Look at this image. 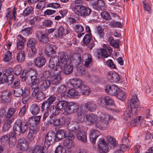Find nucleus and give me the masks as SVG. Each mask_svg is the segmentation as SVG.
<instances>
[{
  "label": "nucleus",
  "instance_id": "1",
  "mask_svg": "<svg viewBox=\"0 0 153 153\" xmlns=\"http://www.w3.org/2000/svg\"><path fill=\"white\" fill-rule=\"evenodd\" d=\"M32 116L28 118L27 122L23 124L22 120L20 119L17 120L14 123L13 129L14 132L16 134L19 133H25L28 128V125H29V128L39 129L38 125L33 119Z\"/></svg>",
  "mask_w": 153,
  "mask_h": 153
},
{
  "label": "nucleus",
  "instance_id": "2",
  "mask_svg": "<svg viewBox=\"0 0 153 153\" xmlns=\"http://www.w3.org/2000/svg\"><path fill=\"white\" fill-rule=\"evenodd\" d=\"M72 9L76 15L84 18L89 16L91 11V9L81 5H75Z\"/></svg>",
  "mask_w": 153,
  "mask_h": 153
},
{
  "label": "nucleus",
  "instance_id": "3",
  "mask_svg": "<svg viewBox=\"0 0 153 153\" xmlns=\"http://www.w3.org/2000/svg\"><path fill=\"white\" fill-rule=\"evenodd\" d=\"M99 117L100 120L96 123L95 126L102 130L105 129L108 125V121L113 118L112 117L109 115L107 114L102 113L99 114Z\"/></svg>",
  "mask_w": 153,
  "mask_h": 153
},
{
  "label": "nucleus",
  "instance_id": "4",
  "mask_svg": "<svg viewBox=\"0 0 153 153\" xmlns=\"http://www.w3.org/2000/svg\"><path fill=\"white\" fill-rule=\"evenodd\" d=\"M59 60L57 66L56 70L57 74H59L62 72V68H65L68 64L69 60L66 56V53L64 52H59Z\"/></svg>",
  "mask_w": 153,
  "mask_h": 153
},
{
  "label": "nucleus",
  "instance_id": "5",
  "mask_svg": "<svg viewBox=\"0 0 153 153\" xmlns=\"http://www.w3.org/2000/svg\"><path fill=\"white\" fill-rule=\"evenodd\" d=\"M68 102L65 100H59L55 105L51 106L50 111H52L54 115H58L63 109H65L67 105Z\"/></svg>",
  "mask_w": 153,
  "mask_h": 153
},
{
  "label": "nucleus",
  "instance_id": "6",
  "mask_svg": "<svg viewBox=\"0 0 153 153\" xmlns=\"http://www.w3.org/2000/svg\"><path fill=\"white\" fill-rule=\"evenodd\" d=\"M128 106L133 110L134 114L136 115L140 110V102L137 99V94H134L131 99L128 101Z\"/></svg>",
  "mask_w": 153,
  "mask_h": 153
},
{
  "label": "nucleus",
  "instance_id": "7",
  "mask_svg": "<svg viewBox=\"0 0 153 153\" xmlns=\"http://www.w3.org/2000/svg\"><path fill=\"white\" fill-rule=\"evenodd\" d=\"M25 80L27 77L30 76L31 80V85H39V79L36 71L34 70L28 71L25 74Z\"/></svg>",
  "mask_w": 153,
  "mask_h": 153
},
{
  "label": "nucleus",
  "instance_id": "8",
  "mask_svg": "<svg viewBox=\"0 0 153 153\" xmlns=\"http://www.w3.org/2000/svg\"><path fill=\"white\" fill-rule=\"evenodd\" d=\"M122 144L120 145V148L115 151L114 153H124L125 151L128 150L131 145L128 139L126 137H124L122 140Z\"/></svg>",
  "mask_w": 153,
  "mask_h": 153
},
{
  "label": "nucleus",
  "instance_id": "9",
  "mask_svg": "<svg viewBox=\"0 0 153 153\" xmlns=\"http://www.w3.org/2000/svg\"><path fill=\"white\" fill-rule=\"evenodd\" d=\"M79 106L77 103L74 102H68L65 109V112L68 114H71L77 112Z\"/></svg>",
  "mask_w": 153,
  "mask_h": 153
},
{
  "label": "nucleus",
  "instance_id": "10",
  "mask_svg": "<svg viewBox=\"0 0 153 153\" xmlns=\"http://www.w3.org/2000/svg\"><path fill=\"white\" fill-rule=\"evenodd\" d=\"M55 134L52 131L49 132L45 138L44 145L45 147H48L51 143L56 142Z\"/></svg>",
  "mask_w": 153,
  "mask_h": 153
},
{
  "label": "nucleus",
  "instance_id": "11",
  "mask_svg": "<svg viewBox=\"0 0 153 153\" xmlns=\"http://www.w3.org/2000/svg\"><path fill=\"white\" fill-rule=\"evenodd\" d=\"M30 94L29 89L25 88L23 90L22 88H15L13 91V94L14 96L19 97L22 95L23 97H27Z\"/></svg>",
  "mask_w": 153,
  "mask_h": 153
},
{
  "label": "nucleus",
  "instance_id": "12",
  "mask_svg": "<svg viewBox=\"0 0 153 153\" xmlns=\"http://www.w3.org/2000/svg\"><path fill=\"white\" fill-rule=\"evenodd\" d=\"M83 82L77 78H73L70 79L67 83V86L71 88H78L82 85Z\"/></svg>",
  "mask_w": 153,
  "mask_h": 153
},
{
  "label": "nucleus",
  "instance_id": "13",
  "mask_svg": "<svg viewBox=\"0 0 153 153\" xmlns=\"http://www.w3.org/2000/svg\"><path fill=\"white\" fill-rule=\"evenodd\" d=\"M82 42L83 44L85 45L89 44L88 47L90 50H91L95 45L91 34H86L82 39Z\"/></svg>",
  "mask_w": 153,
  "mask_h": 153
},
{
  "label": "nucleus",
  "instance_id": "14",
  "mask_svg": "<svg viewBox=\"0 0 153 153\" xmlns=\"http://www.w3.org/2000/svg\"><path fill=\"white\" fill-rule=\"evenodd\" d=\"M69 32V28H65L62 26L59 27L57 31L54 33V36L56 38H61L63 35H66Z\"/></svg>",
  "mask_w": 153,
  "mask_h": 153
},
{
  "label": "nucleus",
  "instance_id": "15",
  "mask_svg": "<svg viewBox=\"0 0 153 153\" xmlns=\"http://www.w3.org/2000/svg\"><path fill=\"white\" fill-rule=\"evenodd\" d=\"M12 93L9 90L2 91L1 98L2 102L4 103H8L11 101Z\"/></svg>",
  "mask_w": 153,
  "mask_h": 153
},
{
  "label": "nucleus",
  "instance_id": "16",
  "mask_svg": "<svg viewBox=\"0 0 153 153\" xmlns=\"http://www.w3.org/2000/svg\"><path fill=\"white\" fill-rule=\"evenodd\" d=\"M35 34L37 37H39V35H41L39 38V40L41 43H46L49 41V37L47 33H44L41 31H37Z\"/></svg>",
  "mask_w": 153,
  "mask_h": 153
},
{
  "label": "nucleus",
  "instance_id": "17",
  "mask_svg": "<svg viewBox=\"0 0 153 153\" xmlns=\"http://www.w3.org/2000/svg\"><path fill=\"white\" fill-rule=\"evenodd\" d=\"M120 88L117 85H109L107 86L105 89V91L108 94L111 96H115L117 94Z\"/></svg>",
  "mask_w": 153,
  "mask_h": 153
},
{
  "label": "nucleus",
  "instance_id": "18",
  "mask_svg": "<svg viewBox=\"0 0 153 153\" xmlns=\"http://www.w3.org/2000/svg\"><path fill=\"white\" fill-rule=\"evenodd\" d=\"M59 56L58 57L55 56L51 57L50 59L49 67L51 69L52 71L54 72L56 71V69L58 63L59 62Z\"/></svg>",
  "mask_w": 153,
  "mask_h": 153
},
{
  "label": "nucleus",
  "instance_id": "19",
  "mask_svg": "<svg viewBox=\"0 0 153 153\" xmlns=\"http://www.w3.org/2000/svg\"><path fill=\"white\" fill-rule=\"evenodd\" d=\"M84 107L85 111L93 112L96 110L97 106L93 102L88 101L85 103Z\"/></svg>",
  "mask_w": 153,
  "mask_h": 153
},
{
  "label": "nucleus",
  "instance_id": "20",
  "mask_svg": "<svg viewBox=\"0 0 153 153\" xmlns=\"http://www.w3.org/2000/svg\"><path fill=\"white\" fill-rule=\"evenodd\" d=\"M57 47L56 45H52L50 44H47L45 47V52L47 56H50L51 55L56 53L55 50Z\"/></svg>",
  "mask_w": 153,
  "mask_h": 153
},
{
  "label": "nucleus",
  "instance_id": "21",
  "mask_svg": "<svg viewBox=\"0 0 153 153\" xmlns=\"http://www.w3.org/2000/svg\"><path fill=\"white\" fill-rule=\"evenodd\" d=\"M34 62L36 66L41 68L45 65L46 59L43 56L38 57L34 59Z\"/></svg>",
  "mask_w": 153,
  "mask_h": 153
},
{
  "label": "nucleus",
  "instance_id": "22",
  "mask_svg": "<svg viewBox=\"0 0 153 153\" xmlns=\"http://www.w3.org/2000/svg\"><path fill=\"white\" fill-rule=\"evenodd\" d=\"M14 120L13 117L7 120L4 123V126L2 127V131L3 132H7L11 127V124Z\"/></svg>",
  "mask_w": 153,
  "mask_h": 153
},
{
  "label": "nucleus",
  "instance_id": "23",
  "mask_svg": "<svg viewBox=\"0 0 153 153\" xmlns=\"http://www.w3.org/2000/svg\"><path fill=\"white\" fill-rule=\"evenodd\" d=\"M51 81L49 79H42L40 82V89L42 91L48 89L51 85Z\"/></svg>",
  "mask_w": 153,
  "mask_h": 153
},
{
  "label": "nucleus",
  "instance_id": "24",
  "mask_svg": "<svg viewBox=\"0 0 153 153\" xmlns=\"http://www.w3.org/2000/svg\"><path fill=\"white\" fill-rule=\"evenodd\" d=\"M100 134L99 131L96 130H91L90 133L89 138L90 141L93 143H94L97 138Z\"/></svg>",
  "mask_w": 153,
  "mask_h": 153
},
{
  "label": "nucleus",
  "instance_id": "25",
  "mask_svg": "<svg viewBox=\"0 0 153 153\" xmlns=\"http://www.w3.org/2000/svg\"><path fill=\"white\" fill-rule=\"evenodd\" d=\"M82 61L85 62L84 65L88 67L92 63V57L89 53H85L82 56Z\"/></svg>",
  "mask_w": 153,
  "mask_h": 153
},
{
  "label": "nucleus",
  "instance_id": "26",
  "mask_svg": "<svg viewBox=\"0 0 153 153\" xmlns=\"http://www.w3.org/2000/svg\"><path fill=\"white\" fill-rule=\"evenodd\" d=\"M87 133L84 131H79L76 134L78 138L83 143L87 142Z\"/></svg>",
  "mask_w": 153,
  "mask_h": 153
},
{
  "label": "nucleus",
  "instance_id": "27",
  "mask_svg": "<svg viewBox=\"0 0 153 153\" xmlns=\"http://www.w3.org/2000/svg\"><path fill=\"white\" fill-rule=\"evenodd\" d=\"M67 128L69 131H76L79 129V124L76 122H72L68 125Z\"/></svg>",
  "mask_w": 153,
  "mask_h": 153
},
{
  "label": "nucleus",
  "instance_id": "28",
  "mask_svg": "<svg viewBox=\"0 0 153 153\" xmlns=\"http://www.w3.org/2000/svg\"><path fill=\"white\" fill-rule=\"evenodd\" d=\"M30 110L33 115H36L39 113L40 111V108L38 104L33 103L30 106Z\"/></svg>",
  "mask_w": 153,
  "mask_h": 153
},
{
  "label": "nucleus",
  "instance_id": "29",
  "mask_svg": "<svg viewBox=\"0 0 153 153\" xmlns=\"http://www.w3.org/2000/svg\"><path fill=\"white\" fill-rule=\"evenodd\" d=\"M98 118L97 116L94 114L86 115V119L91 124H95L98 120Z\"/></svg>",
  "mask_w": 153,
  "mask_h": 153
},
{
  "label": "nucleus",
  "instance_id": "30",
  "mask_svg": "<svg viewBox=\"0 0 153 153\" xmlns=\"http://www.w3.org/2000/svg\"><path fill=\"white\" fill-rule=\"evenodd\" d=\"M63 145L65 148L68 149H71L73 148L74 146V141L65 139L63 142Z\"/></svg>",
  "mask_w": 153,
  "mask_h": 153
},
{
  "label": "nucleus",
  "instance_id": "31",
  "mask_svg": "<svg viewBox=\"0 0 153 153\" xmlns=\"http://www.w3.org/2000/svg\"><path fill=\"white\" fill-rule=\"evenodd\" d=\"M26 57L25 52L21 50L17 53L16 57V60L18 63H22L24 62Z\"/></svg>",
  "mask_w": 153,
  "mask_h": 153
},
{
  "label": "nucleus",
  "instance_id": "32",
  "mask_svg": "<svg viewBox=\"0 0 153 153\" xmlns=\"http://www.w3.org/2000/svg\"><path fill=\"white\" fill-rule=\"evenodd\" d=\"M62 76L60 74L53 75L51 77V82L54 85H56L60 83Z\"/></svg>",
  "mask_w": 153,
  "mask_h": 153
},
{
  "label": "nucleus",
  "instance_id": "33",
  "mask_svg": "<svg viewBox=\"0 0 153 153\" xmlns=\"http://www.w3.org/2000/svg\"><path fill=\"white\" fill-rule=\"evenodd\" d=\"M30 130L28 132L27 137L30 141L33 140L34 138L39 131V129L29 128Z\"/></svg>",
  "mask_w": 153,
  "mask_h": 153
},
{
  "label": "nucleus",
  "instance_id": "34",
  "mask_svg": "<svg viewBox=\"0 0 153 153\" xmlns=\"http://www.w3.org/2000/svg\"><path fill=\"white\" fill-rule=\"evenodd\" d=\"M55 135L56 142H58L65 138V132L63 130L60 129L56 132Z\"/></svg>",
  "mask_w": 153,
  "mask_h": 153
},
{
  "label": "nucleus",
  "instance_id": "35",
  "mask_svg": "<svg viewBox=\"0 0 153 153\" xmlns=\"http://www.w3.org/2000/svg\"><path fill=\"white\" fill-rule=\"evenodd\" d=\"M73 61L72 62L74 65L77 66L81 64L82 62V59L80 54H77L74 55L72 57Z\"/></svg>",
  "mask_w": 153,
  "mask_h": 153
},
{
  "label": "nucleus",
  "instance_id": "36",
  "mask_svg": "<svg viewBox=\"0 0 153 153\" xmlns=\"http://www.w3.org/2000/svg\"><path fill=\"white\" fill-rule=\"evenodd\" d=\"M102 145L104 146V148L103 149L104 151H108V147L106 143L103 139H100L97 145L98 148L99 150H101Z\"/></svg>",
  "mask_w": 153,
  "mask_h": 153
},
{
  "label": "nucleus",
  "instance_id": "37",
  "mask_svg": "<svg viewBox=\"0 0 153 153\" xmlns=\"http://www.w3.org/2000/svg\"><path fill=\"white\" fill-rule=\"evenodd\" d=\"M108 78L110 80H112L115 82L119 81L120 78L119 75L116 73H110L108 76Z\"/></svg>",
  "mask_w": 153,
  "mask_h": 153
},
{
  "label": "nucleus",
  "instance_id": "38",
  "mask_svg": "<svg viewBox=\"0 0 153 153\" xmlns=\"http://www.w3.org/2000/svg\"><path fill=\"white\" fill-rule=\"evenodd\" d=\"M16 111V109L13 107H10L8 109L7 112L5 115L6 118L8 119L11 118Z\"/></svg>",
  "mask_w": 153,
  "mask_h": 153
},
{
  "label": "nucleus",
  "instance_id": "39",
  "mask_svg": "<svg viewBox=\"0 0 153 153\" xmlns=\"http://www.w3.org/2000/svg\"><path fill=\"white\" fill-rule=\"evenodd\" d=\"M44 148H45L43 146L36 145L33 149H30V151L31 153H42V152H44Z\"/></svg>",
  "mask_w": 153,
  "mask_h": 153
},
{
  "label": "nucleus",
  "instance_id": "40",
  "mask_svg": "<svg viewBox=\"0 0 153 153\" xmlns=\"http://www.w3.org/2000/svg\"><path fill=\"white\" fill-rule=\"evenodd\" d=\"M37 43V42L36 39L30 38L27 41V47L30 48H36L35 46Z\"/></svg>",
  "mask_w": 153,
  "mask_h": 153
},
{
  "label": "nucleus",
  "instance_id": "41",
  "mask_svg": "<svg viewBox=\"0 0 153 153\" xmlns=\"http://www.w3.org/2000/svg\"><path fill=\"white\" fill-rule=\"evenodd\" d=\"M103 100L105 104L108 105H112L114 104V101L113 99L109 96L104 97L103 98Z\"/></svg>",
  "mask_w": 153,
  "mask_h": 153
},
{
  "label": "nucleus",
  "instance_id": "42",
  "mask_svg": "<svg viewBox=\"0 0 153 153\" xmlns=\"http://www.w3.org/2000/svg\"><path fill=\"white\" fill-rule=\"evenodd\" d=\"M58 92L61 95V97H64L66 94V87L64 85H61L58 89Z\"/></svg>",
  "mask_w": 153,
  "mask_h": 153
},
{
  "label": "nucleus",
  "instance_id": "43",
  "mask_svg": "<svg viewBox=\"0 0 153 153\" xmlns=\"http://www.w3.org/2000/svg\"><path fill=\"white\" fill-rule=\"evenodd\" d=\"M81 91L83 95H88L90 93V88L87 85H83L81 88Z\"/></svg>",
  "mask_w": 153,
  "mask_h": 153
},
{
  "label": "nucleus",
  "instance_id": "44",
  "mask_svg": "<svg viewBox=\"0 0 153 153\" xmlns=\"http://www.w3.org/2000/svg\"><path fill=\"white\" fill-rule=\"evenodd\" d=\"M73 70V67L71 65L68 64L63 68V73L66 75L71 74Z\"/></svg>",
  "mask_w": 153,
  "mask_h": 153
},
{
  "label": "nucleus",
  "instance_id": "45",
  "mask_svg": "<svg viewBox=\"0 0 153 153\" xmlns=\"http://www.w3.org/2000/svg\"><path fill=\"white\" fill-rule=\"evenodd\" d=\"M68 97L76 98L78 97V92L73 89L69 90L68 93Z\"/></svg>",
  "mask_w": 153,
  "mask_h": 153
},
{
  "label": "nucleus",
  "instance_id": "46",
  "mask_svg": "<svg viewBox=\"0 0 153 153\" xmlns=\"http://www.w3.org/2000/svg\"><path fill=\"white\" fill-rule=\"evenodd\" d=\"M143 4L144 10L148 11L149 13H151L152 10H151V7L149 6V3L145 0L143 1Z\"/></svg>",
  "mask_w": 153,
  "mask_h": 153
},
{
  "label": "nucleus",
  "instance_id": "47",
  "mask_svg": "<svg viewBox=\"0 0 153 153\" xmlns=\"http://www.w3.org/2000/svg\"><path fill=\"white\" fill-rule=\"evenodd\" d=\"M12 59V53L10 51L6 52L3 59V61L5 62H8L10 61Z\"/></svg>",
  "mask_w": 153,
  "mask_h": 153
},
{
  "label": "nucleus",
  "instance_id": "48",
  "mask_svg": "<svg viewBox=\"0 0 153 153\" xmlns=\"http://www.w3.org/2000/svg\"><path fill=\"white\" fill-rule=\"evenodd\" d=\"M115 96L121 100H124L126 98V95L125 92L120 89Z\"/></svg>",
  "mask_w": 153,
  "mask_h": 153
},
{
  "label": "nucleus",
  "instance_id": "49",
  "mask_svg": "<svg viewBox=\"0 0 153 153\" xmlns=\"http://www.w3.org/2000/svg\"><path fill=\"white\" fill-rule=\"evenodd\" d=\"M33 11V8L31 7H28L23 11L22 15L24 16H27L30 14H32Z\"/></svg>",
  "mask_w": 153,
  "mask_h": 153
},
{
  "label": "nucleus",
  "instance_id": "50",
  "mask_svg": "<svg viewBox=\"0 0 153 153\" xmlns=\"http://www.w3.org/2000/svg\"><path fill=\"white\" fill-rule=\"evenodd\" d=\"M98 8L101 10L106 9V6L104 1L102 0H98L97 2Z\"/></svg>",
  "mask_w": 153,
  "mask_h": 153
},
{
  "label": "nucleus",
  "instance_id": "51",
  "mask_svg": "<svg viewBox=\"0 0 153 153\" xmlns=\"http://www.w3.org/2000/svg\"><path fill=\"white\" fill-rule=\"evenodd\" d=\"M74 30L77 33H81L84 31V28L83 26L79 23L75 25L74 27Z\"/></svg>",
  "mask_w": 153,
  "mask_h": 153
},
{
  "label": "nucleus",
  "instance_id": "52",
  "mask_svg": "<svg viewBox=\"0 0 153 153\" xmlns=\"http://www.w3.org/2000/svg\"><path fill=\"white\" fill-rule=\"evenodd\" d=\"M9 137L6 135L2 136L0 138V142L4 145H6L8 143Z\"/></svg>",
  "mask_w": 153,
  "mask_h": 153
},
{
  "label": "nucleus",
  "instance_id": "53",
  "mask_svg": "<svg viewBox=\"0 0 153 153\" xmlns=\"http://www.w3.org/2000/svg\"><path fill=\"white\" fill-rule=\"evenodd\" d=\"M142 118L140 116L132 120L131 122V124L132 125H140L143 121Z\"/></svg>",
  "mask_w": 153,
  "mask_h": 153
},
{
  "label": "nucleus",
  "instance_id": "54",
  "mask_svg": "<svg viewBox=\"0 0 153 153\" xmlns=\"http://www.w3.org/2000/svg\"><path fill=\"white\" fill-rule=\"evenodd\" d=\"M51 105L47 101H45L42 102L41 105V108L43 110H49L50 111Z\"/></svg>",
  "mask_w": 153,
  "mask_h": 153
},
{
  "label": "nucleus",
  "instance_id": "55",
  "mask_svg": "<svg viewBox=\"0 0 153 153\" xmlns=\"http://www.w3.org/2000/svg\"><path fill=\"white\" fill-rule=\"evenodd\" d=\"M78 119L79 121L82 122L84 121L85 116L84 111H80L77 113Z\"/></svg>",
  "mask_w": 153,
  "mask_h": 153
},
{
  "label": "nucleus",
  "instance_id": "56",
  "mask_svg": "<svg viewBox=\"0 0 153 153\" xmlns=\"http://www.w3.org/2000/svg\"><path fill=\"white\" fill-rule=\"evenodd\" d=\"M133 112H134L133 110L128 106V107L126 108L124 113V116H126L128 118V117H130L133 114Z\"/></svg>",
  "mask_w": 153,
  "mask_h": 153
},
{
  "label": "nucleus",
  "instance_id": "57",
  "mask_svg": "<svg viewBox=\"0 0 153 153\" xmlns=\"http://www.w3.org/2000/svg\"><path fill=\"white\" fill-rule=\"evenodd\" d=\"M31 50H30L28 52V57L29 58L32 59L36 54L37 53L36 48H30Z\"/></svg>",
  "mask_w": 153,
  "mask_h": 153
},
{
  "label": "nucleus",
  "instance_id": "58",
  "mask_svg": "<svg viewBox=\"0 0 153 153\" xmlns=\"http://www.w3.org/2000/svg\"><path fill=\"white\" fill-rule=\"evenodd\" d=\"M120 41L119 39L115 40L112 38L110 41L111 45L115 48H119V43Z\"/></svg>",
  "mask_w": 153,
  "mask_h": 153
},
{
  "label": "nucleus",
  "instance_id": "59",
  "mask_svg": "<svg viewBox=\"0 0 153 153\" xmlns=\"http://www.w3.org/2000/svg\"><path fill=\"white\" fill-rule=\"evenodd\" d=\"M31 87L32 88V90H33V92L32 93V95L33 96H35L36 94L39 92V88L38 86V85H31Z\"/></svg>",
  "mask_w": 153,
  "mask_h": 153
},
{
  "label": "nucleus",
  "instance_id": "60",
  "mask_svg": "<svg viewBox=\"0 0 153 153\" xmlns=\"http://www.w3.org/2000/svg\"><path fill=\"white\" fill-rule=\"evenodd\" d=\"M107 142L109 145H112L114 146L116 144L115 140L111 136H108L107 137Z\"/></svg>",
  "mask_w": 153,
  "mask_h": 153
},
{
  "label": "nucleus",
  "instance_id": "61",
  "mask_svg": "<svg viewBox=\"0 0 153 153\" xmlns=\"http://www.w3.org/2000/svg\"><path fill=\"white\" fill-rule=\"evenodd\" d=\"M46 97V94L42 91L39 92L37 94L36 98L40 100H42Z\"/></svg>",
  "mask_w": 153,
  "mask_h": 153
},
{
  "label": "nucleus",
  "instance_id": "62",
  "mask_svg": "<svg viewBox=\"0 0 153 153\" xmlns=\"http://www.w3.org/2000/svg\"><path fill=\"white\" fill-rule=\"evenodd\" d=\"M22 71L21 66L19 65H17L14 68L13 72L16 75L18 76L21 74Z\"/></svg>",
  "mask_w": 153,
  "mask_h": 153
},
{
  "label": "nucleus",
  "instance_id": "63",
  "mask_svg": "<svg viewBox=\"0 0 153 153\" xmlns=\"http://www.w3.org/2000/svg\"><path fill=\"white\" fill-rule=\"evenodd\" d=\"M63 120L62 118H60L54 119L53 120V125L55 126H58L61 125H62V122Z\"/></svg>",
  "mask_w": 153,
  "mask_h": 153
},
{
  "label": "nucleus",
  "instance_id": "64",
  "mask_svg": "<svg viewBox=\"0 0 153 153\" xmlns=\"http://www.w3.org/2000/svg\"><path fill=\"white\" fill-rule=\"evenodd\" d=\"M109 26L112 27H118L121 28L122 26V24L120 22L112 21L109 24Z\"/></svg>",
  "mask_w": 153,
  "mask_h": 153
}]
</instances>
